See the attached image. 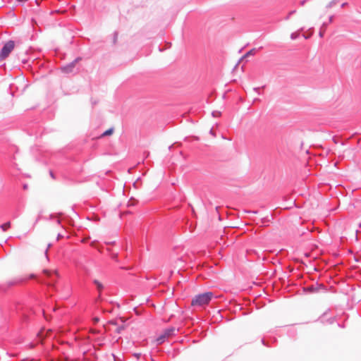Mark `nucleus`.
Masks as SVG:
<instances>
[{
  "label": "nucleus",
  "instance_id": "aec40b11",
  "mask_svg": "<svg viewBox=\"0 0 361 361\" xmlns=\"http://www.w3.org/2000/svg\"><path fill=\"white\" fill-rule=\"evenodd\" d=\"M9 284L10 285H14V284H16V283L15 282H12V283H10Z\"/></svg>",
  "mask_w": 361,
  "mask_h": 361
},
{
  "label": "nucleus",
  "instance_id": "39448f33",
  "mask_svg": "<svg viewBox=\"0 0 361 361\" xmlns=\"http://www.w3.org/2000/svg\"><path fill=\"white\" fill-rule=\"evenodd\" d=\"M11 224L10 221H8V222H6L4 224H3L1 226V229L4 231H6L8 228H11Z\"/></svg>",
  "mask_w": 361,
  "mask_h": 361
},
{
  "label": "nucleus",
  "instance_id": "9d476101",
  "mask_svg": "<svg viewBox=\"0 0 361 361\" xmlns=\"http://www.w3.org/2000/svg\"><path fill=\"white\" fill-rule=\"evenodd\" d=\"M125 326H119L117 329H116V331L118 333H120L123 329H124Z\"/></svg>",
  "mask_w": 361,
  "mask_h": 361
},
{
  "label": "nucleus",
  "instance_id": "0eeeda50",
  "mask_svg": "<svg viewBox=\"0 0 361 361\" xmlns=\"http://www.w3.org/2000/svg\"><path fill=\"white\" fill-rule=\"evenodd\" d=\"M113 133H114V128H109V129L106 130V131H104L101 136L104 137V136H107V135H111L113 134Z\"/></svg>",
  "mask_w": 361,
  "mask_h": 361
},
{
  "label": "nucleus",
  "instance_id": "f3484780",
  "mask_svg": "<svg viewBox=\"0 0 361 361\" xmlns=\"http://www.w3.org/2000/svg\"><path fill=\"white\" fill-rule=\"evenodd\" d=\"M345 5H346V4H345V3H344V4H343L341 5V7H343V8Z\"/></svg>",
  "mask_w": 361,
  "mask_h": 361
},
{
  "label": "nucleus",
  "instance_id": "4468645a",
  "mask_svg": "<svg viewBox=\"0 0 361 361\" xmlns=\"http://www.w3.org/2000/svg\"><path fill=\"white\" fill-rule=\"evenodd\" d=\"M109 324H112V325H114V326H116L117 324V323L116 322H114V321H110Z\"/></svg>",
  "mask_w": 361,
  "mask_h": 361
},
{
  "label": "nucleus",
  "instance_id": "7ed1b4c3",
  "mask_svg": "<svg viewBox=\"0 0 361 361\" xmlns=\"http://www.w3.org/2000/svg\"><path fill=\"white\" fill-rule=\"evenodd\" d=\"M175 331L176 329L173 327L165 329L163 333L156 339L157 344H161L164 343L166 339L169 338L174 334Z\"/></svg>",
  "mask_w": 361,
  "mask_h": 361
},
{
  "label": "nucleus",
  "instance_id": "f03ea898",
  "mask_svg": "<svg viewBox=\"0 0 361 361\" xmlns=\"http://www.w3.org/2000/svg\"><path fill=\"white\" fill-rule=\"evenodd\" d=\"M15 48V42L13 40L8 41L0 51V60L6 59Z\"/></svg>",
  "mask_w": 361,
  "mask_h": 361
},
{
  "label": "nucleus",
  "instance_id": "a211bd4d",
  "mask_svg": "<svg viewBox=\"0 0 361 361\" xmlns=\"http://www.w3.org/2000/svg\"><path fill=\"white\" fill-rule=\"evenodd\" d=\"M56 12H58V13H63V12H64V11H56Z\"/></svg>",
  "mask_w": 361,
  "mask_h": 361
},
{
  "label": "nucleus",
  "instance_id": "f8f14e48",
  "mask_svg": "<svg viewBox=\"0 0 361 361\" xmlns=\"http://www.w3.org/2000/svg\"><path fill=\"white\" fill-rule=\"evenodd\" d=\"M43 334H44V329L40 331L38 334H37V336L39 337V338H42L43 336Z\"/></svg>",
  "mask_w": 361,
  "mask_h": 361
},
{
  "label": "nucleus",
  "instance_id": "dca6fc26",
  "mask_svg": "<svg viewBox=\"0 0 361 361\" xmlns=\"http://www.w3.org/2000/svg\"><path fill=\"white\" fill-rule=\"evenodd\" d=\"M51 331V329H48V330L47 331V334H46V335H48Z\"/></svg>",
  "mask_w": 361,
  "mask_h": 361
},
{
  "label": "nucleus",
  "instance_id": "6ab92c4d",
  "mask_svg": "<svg viewBox=\"0 0 361 361\" xmlns=\"http://www.w3.org/2000/svg\"><path fill=\"white\" fill-rule=\"evenodd\" d=\"M23 188H24V189H27V186L25 185H24V186H23Z\"/></svg>",
  "mask_w": 361,
  "mask_h": 361
},
{
  "label": "nucleus",
  "instance_id": "9b49d317",
  "mask_svg": "<svg viewBox=\"0 0 361 361\" xmlns=\"http://www.w3.org/2000/svg\"><path fill=\"white\" fill-rule=\"evenodd\" d=\"M255 54V49H252L246 54V56L252 55Z\"/></svg>",
  "mask_w": 361,
  "mask_h": 361
},
{
  "label": "nucleus",
  "instance_id": "20e7f679",
  "mask_svg": "<svg viewBox=\"0 0 361 361\" xmlns=\"http://www.w3.org/2000/svg\"><path fill=\"white\" fill-rule=\"evenodd\" d=\"M94 284H95V286H97V288L98 291H99V293H101V292H102V290H103V288H104V286H103L102 283L99 281H98V280H97V279L94 280Z\"/></svg>",
  "mask_w": 361,
  "mask_h": 361
},
{
  "label": "nucleus",
  "instance_id": "6e6552de",
  "mask_svg": "<svg viewBox=\"0 0 361 361\" xmlns=\"http://www.w3.org/2000/svg\"><path fill=\"white\" fill-rule=\"evenodd\" d=\"M335 5V1H330L326 6V8H331Z\"/></svg>",
  "mask_w": 361,
  "mask_h": 361
},
{
  "label": "nucleus",
  "instance_id": "f257e3e1",
  "mask_svg": "<svg viewBox=\"0 0 361 361\" xmlns=\"http://www.w3.org/2000/svg\"><path fill=\"white\" fill-rule=\"evenodd\" d=\"M214 297L212 292H206L195 295L192 301L191 305L194 307H204L207 305Z\"/></svg>",
  "mask_w": 361,
  "mask_h": 361
},
{
  "label": "nucleus",
  "instance_id": "2eb2a0df",
  "mask_svg": "<svg viewBox=\"0 0 361 361\" xmlns=\"http://www.w3.org/2000/svg\"><path fill=\"white\" fill-rule=\"evenodd\" d=\"M94 322H99V319H98V318H97V317H95V318L94 319Z\"/></svg>",
  "mask_w": 361,
  "mask_h": 361
},
{
  "label": "nucleus",
  "instance_id": "423d86ee",
  "mask_svg": "<svg viewBox=\"0 0 361 361\" xmlns=\"http://www.w3.org/2000/svg\"><path fill=\"white\" fill-rule=\"evenodd\" d=\"M43 273L44 274H46L47 276H51L53 273L55 274L56 275L58 274L56 271H51V270H49V269H44L43 271Z\"/></svg>",
  "mask_w": 361,
  "mask_h": 361
},
{
  "label": "nucleus",
  "instance_id": "1a4fd4ad",
  "mask_svg": "<svg viewBox=\"0 0 361 361\" xmlns=\"http://www.w3.org/2000/svg\"><path fill=\"white\" fill-rule=\"evenodd\" d=\"M324 28L323 29V28L322 27V29H321V30H320V32H319V37H323V36H324Z\"/></svg>",
  "mask_w": 361,
  "mask_h": 361
},
{
  "label": "nucleus",
  "instance_id": "412c9836",
  "mask_svg": "<svg viewBox=\"0 0 361 361\" xmlns=\"http://www.w3.org/2000/svg\"><path fill=\"white\" fill-rule=\"evenodd\" d=\"M64 70H65L66 71H68V68H64Z\"/></svg>",
  "mask_w": 361,
  "mask_h": 361
},
{
  "label": "nucleus",
  "instance_id": "ddd939ff",
  "mask_svg": "<svg viewBox=\"0 0 361 361\" xmlns=\"http://www.w3.org/2000/svg\"><path fill=\"white\" fill-rule=\"evenodd\" d=\"M66 361H78V360H75V359H71V358L67 357V358H66Z\"/></svg>",
  "mask_w": 361,
  "mask_h": 361
}]
</instances>
